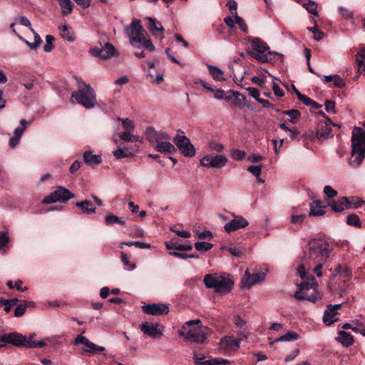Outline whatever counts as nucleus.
<instances>
[{"instance_id": "c9c22d12", "label": "nucleus", "mask_w": 365, "mask_h": 365, "mask_svg": "<svg viewBox=\"0 0 365 365\" xmlns=\"http://www.w3.org/2000/svg\"><path fill=\"white\" fill-rule=\"evenodd\" d=\"M133 131H126L119 133V138L124 142H138L140 138L138 135H134L132 134Z\"/></svg>"}, {"instance_id": "864d4df0", "label": "nucleus", "mask_w": 365, "mask_h": 365, "mask_svg": "<svg viewBox=\"0 0 365 365\" xmlns=\"http://www.w3.org/2000/svg\"><path fill=\"white\" fill-rule=\"evenodd\" d=\"M9 242V237L7 232H0V250H3Z\"/></svg>"}, {"instance_id": "13d9d810", "label": "nucleus", "mask_w": 365, "mask_h": 365, "mask_svg": "<svg viewBox=\"0 0 365 365\" xmlns=\"http://www.w3.org/2000/svg\"><path fill=\"white\" fill-rule=\"evenodd\" d=\"M245 155V152L239 149H235L231 152L232 158L236 160H242Z\"/></svg>"}, {"instance_id": "7c9ffc66", "label": "nucleus", "mask_w": 365, "mask_h": 365, "mask_svg": "<svg viewBox=\"0 0 365 365\" xmlns=\"http://www.w3.org/2000/svg\"><path fill=\"white\" fill-rule=\"evenodd\" d=\"M356 62L359 66V70L365 75V46L361 47L356 54Z\"/></svg>"}, {"instance_id": "5fc2aeb1", "label": "nucleus", "mask_w": 365, "mask_h": 365, "mask_svg": "<svg viewBox=\"0 0 365 365\" xmlns=\"http://www.w3.org/2000/svg\"><path fill=\"white\" fill-rule=\"evenodd\" d=\"M208 147L211 150H214L217 153H220L225 149L223 144L216 141H210L208 144Z\"/></svg>"}, {"instance_id": "f3484780", "label": "nucleus", "mask_w": 365, "mask_h": 365, "mask_svg": "<svg viewBox=\"0 0 365 365\" xmlns=\"http://www.w3.org/2000/svg\"><path fill=\"white\" fill-rule=\"evenodd\" d=\"M331 120L329 118L318 123L315 137L319 141L327 139L331 135Z\"/></svg>"}, {"instance_id": "3c124183", "label": "nucleus", "mask_w": 365, "mask_h": 365, "mask_svg": "<svg viewBox=\"0 0 365 365\" xmlns=\"http://www.w3.org/2000/svg\"><path fill=\"white\" fill-rule=\"evenodd\" d=\"M305 217V214H297L295 212V210H294L290 218V222L292 224H301L303 222Z\"/></svg>"}, {"instance_id": "f704fd0d", "label": "nucleus", "mask_w": 365, "mask_h": 365, "mask_svg": "<svg viewBox=\"0 0 365 365\" xmlns=\"http://www.w3.org/2000/svg\"><path fill=\"white\" fill-rule=\"evenodd\" d=\"M354 328L353 331L355 333H360L363 336H365V319L360 318L354 320Z\"/></svg>"}, {"instance_id": "2eb2a0df", "label": "nucleus", "mask_w": 365, "mask_h": 365, "mask_svg": "<svg viewBox=\"0 0 365 365\" xmlns=\"http://www.w3.org/2000/svg\"><path fill=\"white\" fill-rule=\"evenodd\" d=\"M249 225L247 219L241 215H233V218L224 225L226 232L230 233L240 229L245 228Z\"/></svg>"}, {"instance_id": "c03bdc74", "label": "nucleus", "mask_w": 365, "mask_h": 365, "mask_svg": "<svg viewBox=\"0 0 365 365\" xmlns=\"http://www.w3.org/2000/svg\"><path fill=\"white\" fill-rule=\"evenodd\" d=\"M195 248L200 252H207L212 249L213 247V245L210 242L202 241V242H197L194 245Z\"/></svg>"}, {"instance_id": "9b49d317", "label": "nucleus", "mask_w": 365, "mask_h": 365, "mask_svg": "<svg viewBox=\"0 0 365 365\" xmlns=\"http://www.w3.org/2000/svg\"><path fill=\"white\" fill-rule=\"evenodd\" d=\"M228 161L225 155L209 154L205 155L200 161V165L207 168L220 169L224 168Z\"/></svg>"}, {"instance_id": "6ab92c4d", "label": "nucleus", "mask_w": 365, "mask_h": 365, "mask_svg": "<svg viewBox=\"0 0 365 365\" xmlns=\"http://www.w3.org/2000/svg\"><path fill=\"white\" fill-rule=\"evenodd\" d=\"M145 20L148 22V29L151 34L155 36H159L160 39H163L165 29L162 24L152 17H145Z\"/></svg>"}, {"instance_id": "1a4fd4ad", "label": "nucleus", "mask_w": 365, "mask_h": 365, "mask_svg": "<svg viewBox=\"0 0 365 365\" xmlns=\"http://www.w3.org/2000/svg\"><path fill=\"white\" fill-rule=\"evenodd\" d=\"M317 283L314 277H311L310 282H304L299 285V290L294 293V298L298 300H308L315 302L317 299Z\"/></svg>"}, {"instance_id": "5701e85b", "label": "nucleus", "mask_w": 365, "mask_h": 365, "mask_svg": "<svg viewBox=\"0 0 365 365\" xmlns=\"http://www.w3.org/2000/svg\"><path fill=\"white\" fill-rule=\"evenodd\" d=\"M347 200L346 197H341L337 200H331L328 203V206L331 207V209L335 212H342L343 210L347 209Z\"/></svg>"}, {"instance_id": "c756f323", "label": "nucleus", "mask_w": 365, "mask_h": 365, "mask_svg": "<svg viewBox=\"0 0 365 365\" xmlns=\"http://www.w3.org/2000/svg\"><path fill=\"white\" fill-rule=\"evenodd\" d=\"M296 2L302 4L306 10L310 14L318 16L317 4L312 0H294Z\"/></svg>"}, {"instance_id": "f257e3e1", "label": "nucleus", "mask_w": 365, "mask_h": 365, "mask_svg": "<svg viewBox=\"0 0 365 365\" xmlns=\"http://www.w3.org/2000/svg\"><path fill=\"white\" fill-rule=\"evenodd\" d=\"M332 250L330 245L322 239H314L309 243V252H304V256L298 267V274L302 279H307L310 282L312 275L307 272L306 269L309 270L312 265L315 267L312 271L317 277L322 276L321 269L327 262V259Z\"/></svg>"}, {"instance_id": "4be33fe9", "label": "nucleus", "mask_w": 365, "mask_h": 365, "mask_svg": "<svg viewBox=\"0 0 365 365\" xmlns=\"http://www.w3.org/2000/svg\"><path fill=\"white\" fill-rule=\"evenodd\" d=\"M165 245L167 250H170V252H173L172 250H178L182 252L190 251L192 250V245L191 244L182 245L178 243V240L174 238L170 241L165 242Z\"/></svg>"}, {"instance_id": "a19ab883", "label": "nucleus", "mask_w": 365, "mask_h": 365, "mask_svg": "<svg viewBox=\"0 0 365 365\" xmlns=\"http://www.w3.org/2000/svg\"><path fill=\"white\" fill-rule=\"evenodd\" d=\"M114 157L117 159L133 156V154L128 148H118L113 152Z\"/></svg>"}, {"instance_id": "338daca9", "label": "nucleus", "mask_w": 365, "mask_h": 365, "mask_svg": "<svg viewBox=\"0 0 365 365\" xmlns=\"http://www.w3.org/2000/svg\"><path fill=\"white\" fill-rule=\"evenodd\" d=\"M212 93H214L215 98L217 100H221V99L225 98V101H230V99L229 97H225V93L223 90H221V89L215 90L214 89V91H212Z\"/></svg>"}, {"instance_id": "0eeeda50", "label": "nucleus", "mask_w": 365, "mask_h": 365, "mask_svg": "<svg viewBox=\"0 0 365 365\" xmlns=\"http://www.w3.org/2000/svg\"><path fill=\"white\" fill-rule=\"evenodd\" d=\"M35 334H31L29 338L18 332H11L0 335V342L4 344L26 348H41L45 346L43 341H34Z\"/></svg>"}, {"instance_id": "ddd939ff", "label": "nucleus", "mask_w": 365, "mask_h": 365, "mask_svg": "<svg viewBox=\"0 0 365 365\" xmlns=\"http://www.w3.org/2000/svg\"><path fill=\"white\" fill-rule=\"evenodd\" d=\"M265 276L266 274L264 272L251 274L249 270L247 269L241 280L242 288L246 289H250L253 285L264 281Z\"/></svg>"}, {"instance_id": "58836bf2", "label": "nucleus", "mask_w": 365, "mask_h": 365, "mask_svg": "<svg viewBox=\"0 0 365 365\" xmlns=\"http://www.w3.org/2000/svg\"><path fill=\"white\" fill-rule=\"evenodd\" d=\"M208 69L210 75L216 81L224 80L222 77L223 72L217 66L208 65Z\"/></svg>"}, {"instance_id": "603ef678", "label": "nucleus", "mask_w": 365, "mask_h": 365, "mask_svg": "<svg viewBox=\"0 0 365 365\" xmlns=\"http://www.w3.org/2000/svg\"><path fill=\"white\" fill-rule=\"evenodd\" d=\"M307 29L314 34V39L316 41L322 40L324 36V33L319 30L317 25L312 28L308 27Z\"/></svg>"}, {"instance_id": "412c9836", "label": "nucleus", "mask_w": 365, "mask_h": 365, "mask_svg": "<svg viewBox=\"0 0 365 365\" xmlns=\"http://www.w3.org/2000/svg\"><path fill=\"white\" fill-rule=\"evenodd\" d=\"M241 340L233 336H226L220 342V349L223 350H237L240 348Z\"/></svg>"}, {"instance_id": "f8f14e48", "label": "nucleus", "mask_w": 365, "mask_h": 365, "mask_svg": "<svg viewBox=\"0 0 365 365\" xmlns=\"http://www.w3.org/2000/svg\"><path fill=\"white\" fill-rule=\"evenodd\" d=\"M173 141L184 156L191 158L195 155L194 145L185 135H178L173 138Z\"/></svg>"}, {"instance_id": "37998d69", "label": "nucleus", "mask_w": 365, "mask_h": 365, "mask_svg": "<svg viewBox=\"0 0 365 365\" xmlns=\"http://www.w3.org/2000/svg\"><path fill=\"white\" fill-rule=\"evenodd\" d=\"M105 221L108 225L113 224H125V221L123 220L122 218L112 214L106 215L105 217Z\"/></svg>"}, {"instance_id": "6e6d98bb", "label": "nucleus", "mask_w": 365, "mask_h": 365, "mask_svg": "<svg viewBox=\"0 0 365 365\" xmlns=\"http://www.w3.org/2000/svg\"><path fill=\"white\" fill-rule=\"evenodd\" d=\"M226 6L229 8L230 12L233 17L237 15V4L235 0L227 1Z\"/></svg>"}, {"instance_id": "7ed1b4c3", "label": "nucleus", "mask_w": 365, "mask_h": 365, "mask_svg": "<svg viewBox=\"0 0 365 365\" xmlns=\"http://www.w3.org/2000/svg\"><path fill=\"white\" fill-rule=\"evenodd\" d=\"M125 34L130 43L136 48L145 47L149 51H154L155 46L149 38L146 31L143 28L139 19L133 20L129 27L125 29Z\"/></svg>"}, {"instance_id": "e2e57ef3", "label": "nucleus", "mask_w": 365, "mask_h": 365, "mask_svg": "<svg viewBox=\"0 0 365 365\" xmlns=\"http://www.w3.org/2000/svg\"><path fill=\"white\" fill-rule=\"evenodd\" d=\"M246 90L248 91L249 95L250 96H252L253 98H255L257 102H258V100L261 99L259 98L260 92L257 88H254V87H249V88H246Z\"/></svg>"}, {"instance_id": "c85d7f7f", "label": "nucleus", "mask_w": 365, "mask_h": 365, "mask_svg": "<svg viewBox=\"0 0 365 365\" xmlns=\"http://www.w3.org/2000/svg\"><path fill=\"white\" fill-rule=\"evenodd\" d=\"M338 336L336 339L340 342L344 346L348 347L354 343V339L350 333L344 331H339Z\"/></svg>"}, {"instance_id": "4d7b16f0", "label": "nucleus", "mask_w": 365, "mask_h": 365, "mask_svg": "<svg viewBox=\"0 0 365 365\" xmlns=\"http://www.w3.org/2000/svg\"><path fill=\"white\" fill-rule=\"evenodd\" d=\"M27 308V304L21 303L14 310V317H20L23 316Z\"/></svg>"}, {"instance_id": "09e8293b", "label": "nucleus", "mask_w": 365, "mask_h": 365, "mask_svg": "<svg viewBox=\"0 0 365 365\" xmlns=\"http://www.w3.org/2000/svg\"><path fill=\"white\" fill-rule=\"evenodd\" d=\"M118 120L121 121L123 128L126 131H134L135 125L133 120L128 118H118Z\"/></svg>"}, {"instance_id": "6e6552de", "label": "nucleus", "mask_w": 365, "mask_h": 365, "mask_svg": "<svg viewBox=\"0 0 365 365\" xmlns=\"http://www.w3.org/2000/svg\"><path fill=\"white\" fill-rule=\"evenodd\" d=\"M204 284L208 289H213L217 293H228L233 287L234 282L228 277L218 274H206L204 277Z\"/></svg>"}, {"instance_id": "49530a36", "label": "nucleus", "mask_w": 365, "mask_h": 365, "mask_svg": "<svg viewBox=\"0 0 365 365\" xmlns=\"http://www.w3.org/2000/svg\"><path fill=\"white\" fill-rule=\"evenodd\" d=\"M28 124H29V123L26 120H24V119L21 120L20 126L17 127L14 130V136L21 138L24 133V131L26 128Z\"/></svg>"}, {"instance_id": "dca6fc26", "label": "nucleus", "mask_w": 365, "mask_h": 365, "mask_svg": "<svg viewBox=\"0 0 365 365\" xmlns=\"http://www.w3.org/2000/svg\"><path fill=\"white\" fill-rule=\"evenodd\" d=\"M73 344L76 345L78 344H82L85 345L88 349L83 350V352H88L91 354H96L106 350L104 346L96 345L81 334H79L76 337Z\"/></svg>"}, {"instance_id": "393cba45", "label": "nucleus", "mask_w": 365, "mask_h": 365, "mask_svg": "<svg viewBox=\"0 0 365 365\" xmlns=\"http://www.w3.org/2000/svg\"><path fill=\"white\" fill-rule=\"evenodd\" d=\"M325 206L322 205L320 200H315L310 203L309 216H322L325 214Z\"/></svg>"}, {"instance_id": "4468645a", "label": "nucleus", "mask_w": 365, "mask_h": 365, "mask_svg": "<svg viewBox=\"0 0 365 365\" xmlns=\"http://www.w3.org/2000/svg\"><path fill=\"white\" fill-rule=\"evenodd\" d=\"M91 53L93 56L98 57L101 59H107L114 56L115 48L110 43H106L101 47L95 46L91 49Z\"/></svg>"}, {"instance_id": "2f4dec72", "label": "nucleus", "mask_w": 365, "mask_h": 365, "mask_svg": "<svg viewBox=\"0 0 365 365\" xmlns=\"http://www.w3.org/2000/svg\"><path fill=\"white\" fill-rule=\"evenodd\" d=\"M230 361L222 358H213L206 361H197V365H225Z\"/></svg>"}, {"instance_id": "20e7f679", "label": "nucleus", "mask_w": 365, "mask_h": 365, "mask_svg": "<svg viewBox=\"0 0 365 365\" xmlns=\"http://www.w3.org/2000/svg\"><path fill=\"white\" fill-rule=\"evenodd\" d=\"M351 155L355 158L349 160V165L359 167L365 156V130L360 127H355L352 131Z\"/></svg>"}, {"instance_id": "de8ad7c7", "label": "nucleus", "mask_w": 365, "mask_h": 365, "mask_svg": "<svg viewBox=\"0 0 365 365\" xmlns=\"http://www.w3.org/2000/svg\"><path fill=\"white\" fill-rule=\"evenodd\" d=\"M346 223L349 225L359 227L361 226V221L357 215L352 214L346 217Z\"/></svg>"}, {"instance_id": "9d476101", "label": "nucleus", "mask_w": 365, "mask_h": 365, "mask_svg": "<svg viewBox=\"0 0 365 365\" xmlns=\"http://www.w3.org/2000/svg\"><path fill=\"white\" fill-rule=\"evenodd\" d=\"M73 197H74V195L68 189L58 186L53 192L44 197L42 203L52 204L58 202L65 203Z\"/></svg>"}, {"instance_id": "a211bd4d", "label": "nucleus", "mask_w": 365, "mask_h": 365, "mask_svg": "<svg viewBox=\"0 0 365 365\" xmlns=\"http://www.w3.org/2000/svg\"><path fill=\"white\" fill-rule=\"evenodd\" d=\"M143 311L150 315H163L169 312V307L165 304H152L142 307Z\"/></svg>"}, {"instance_id": "e433bc0d", "label": "nucleus", "mask_w": 365, "mask_h": 365, "mask_svg": "<svg viewBox=\"0 0 365 365\" xmlns=\"http://www.w3.org/2000/svg\"><path fill=\"white\" fill-rule=\"evenodd\" d=\"M58 3L63 16H66L72 11L73 5L71 0H59Z\"/></svg>"}, {"instance_id": "79ce46f5", "label": "nucleus", "mask_w": 365, "mask_h": 365, "mask_svg": "<svg viewBox=\"0 0 365 365\" xmlns=\"http://www.w3.org/2000/svg\"><path fill=\"white\" fill-rule=\"evenodd\" d=\"M347 200V209H353L358 208L361 206L363 201L360 200L358 197L351 196L350 197H346Z\"/></svg>"}, {"instance_id": "cd10ccee", "label": "nucleus", "mask_w": 365, "mask_h": 365, "mask_svg": "<svg viewBox=\"0 0 365 365\" xmlns=\"http://www.w3.org/2000/svg\"><path fill=\"white\" fill-rule=\"evenodd\" d=\"M339 313L327 307L324 311L323 322L326 325H331L338 320Z\"/></svg>"}, {"instance_id": "473e14b6", "label": "nucleus", "mask_w": 365, "mask_h": 365, "mask_svg": "<svg viewBox=\"0 0 365 365\" xmlns=\"http://www.w3.org/2000/svg\"><path fill=\"white\" fill-rule=\"evenodd\" d=\"M284 115H288L290 119L289 120L290 123L295 124L299 121L301 119V113L296 109H291L287 110L282 111Z\"/></svg>"}, {"instance_id": "774afa93", "label": "nucleus", "mask_w": 365, "mask_h": 365, "mask_svg": "<svg viewBox=\"0 0 365 365\" xmlns=\"http://www.w3.org/2000/svg\"><path fill=\"white\" fill-rule=\"evenodd\" d=\"M227 250L231 255L237 257H241L243 255L242 251L238 247H230Z\"/></svg>"}, {"instance_id": "bf43d9fd", "label": "nucleus", "mask_w": 365, "mask_h": 365, "mask_svg": "<svg viewBox=\"0 0 365 365\" xmlns=\"http://www.w3.org/2000/svg\"><path fill=\"white\" fill-rule=\"evenodd\" d=\"M24 42L29 46L31 49H36L41 43V38L37 33H35V41L29 42L26 40H24Z\"/></svg>"}, {"instance_id": "052dcab7", "label": "nucleus", "mask_w": 365, "mask_h": 365, "mask_svg": "<svg viewBox=\"0 0 365 365\" xmlns=\"http://www.w3.org/2000/svg\"><path fill=\"white\" fill-rule=\"evenodd\" d=\"M247 170L251 173L254 176L259 177L262 173L261 165H250L247 168Z\"/></svg>"}, {"instance_id": "8fccbe9b", "label": "nucleus", "mask_w": 365, "mask_h": 365, "mask_svg": "<svg viewBox=\"0 0 365 365\" xmlns=\"http://www.w3.org/2000/svg\"><path fill=\"white\" fill-rule=\"evenodd\" d=\"M54 37L52 35H46V43L43 46V50L45 52L49 53L54 48L53 46Z\"/></svg>"}, {"instance_id": "69168bd1", "label": "nucleus", "mask_w": 365, "mask_h": 365, "mask_svg": "<svg viewBox=\"0 0 365 365\" xmlns=\"http://www.w3.org/2000/svg\"><path fill=\"white\" fill-rule=\"evenodd\" d=\"M324 106H325V110L327 113H333V114L336 113L335 103L334 101H326Z\"/></svg>"}, {"instance_id": "a18cd8bd", "label": "nucleus", "mask_w": 365, "mask_h": 365, "mask_svg": "<svg viewBox=\"0 0 365 365\" xmlns=\"http://www.w3.org/2000/svg\"><path fill=\"white\" fill-rule=\"evenodd\" d=\"M340 15L343 17L344 19L348 21V20H352L354 19V13L350 9L340 6L338 9Z\"/></svg>"}, {"instance_id": "aec40b11", "label": "nucleus", "mask_w": 365, "mask_h": 365, "mask_svg": "<svg viewBox=\"0 0 365 365\" xmlns=\"http://www.w3.org/2000/svg\"><path fill=\"white\" fill-rule=\"evenodd\" d=\"M159 327L158 324L144 322L141 324L140 329L145 334L153 338H157L163 335V331L159 329Z\"/></svg>"}, {"instance_id": "0e129e2a", "label": "nucleus", "mask_w": 365, "mask_h": 365, "mask_svg": "<svg viewBox=\"0 0 365 365\" xmlns=\"http://www.w3.org/2000/svg\"><path fill=\"white\" fill-rule=\"evenodd\" d=\"M234 18L235 19V24H237L239 26V27L243 32L247 33V24L245 22V21L238 15L234 16Z\"/></svg>"}, {"instance_id": "39448f33", "label": "nucleus", "mask_w": 365, "mask_h": 365, "mask_svg": "<svg viewBox=\"0 0 365 365\" xmlns=\"http://www.w3.org/2000/svg\"><path fill=\"white\" fill-rule=\"evenodd\" d=\"M78 83V88L72 92L71 96V102L78 103L86 108H94L96 103V93L93 88L89 84L85 83L78 78H75Z\"/></svg>"}, {"instance_id": "b1692460", "label": "nucleus", "mask_w": 365, "mask_h": 365, "mask_svg": "<svg viewBox=\"0 0 365 365\" xmlns=\"http://www.w3.org/2000/svg\"><path fill=\"white\" fill-rule=\"evenodd\" d=\"M84 163L88 165L94 166L101 163L102 158L101 155L93 154L91 151H86L83 155Z\"/></svg>"}, {"instance_id": "423d86ee", "label": "nucleus", "mask_w": 365, "mask_h": 365, "mask_svg": "<svg viewBox=\"0 0 365 365\" xmlns=\"http://www.w3.org/2000/svg\"><path fill=\"white\" fill-rule=\"evenodd\" d=\"M251 49L247 53L260 62L274 63V61L282 58L283 55L277 52H272L267 44L259 38H253L251 41Z\"/></svg>"}, {"instance_id": "f03ea898", "label": "nucleus", "mask_w": 365, "mask_h": 365, "mask_svg": "<svg viewBox=\"0 0 365 365\" xmlns=\"http://www.w3.org/2000/svg\"><path fill=\"white\" fill-rule=\"evenodd\" d=\"M211 329L202 324L199 319L187 321L178 331L180 336L197 344H203L211 334Z\"/></svg>"}, {"instance_id": "bb28decb", "label": "nucleus", "mask_w": 365, "mask_h": 365, "mask_svg": "<svg viewBox=\"0 0 365 365\" xmlns=\"http://www.w3.org/2000/svg\"><path fill=\"white\" fill-rule=\"evenodd\" d=\"M76 206L81 210L82 213L86 215L96 213V208L87 200L77 202Z\"/></svg>"}, {"instance_id": "72a5a7b5", "label": "nucleus", "mask_w": 365, "mask_h": 365, "mask_svg": "<svg viewBox=\"0 0 365 365\" xmlns=\"http://www.w3.org/2000/svg\"><path fill=\"white\" fill-rule=\"evenodd\" d=\"M60 34L61 37L68 41H73L75 36L73 31L66 24H63L60 29Z\"/></svg>"}, {"instance_id": "4c0bfd02", "label": "nucleus", "mask_w": 365, "mask_h": 365, "mask_svg": "<svg viewBox=\"0 0 365 365\" xmlns=\"http://www.w3.org/2000/svg\"><path fill=\"white\" fill-rule=\"evenodd\" d=\"M299 338V335L297 333L293 331H289L286 334H283L280 337L276 339L275 341H296Z\"/></svg>"}, {"instance_id": "680f3d73", "label": "nucleus", "mask_w": 365, "mask_h": 365, "mask_svg": "<svg viewBox=\"0 0 365 365\" xmlns=\"http://www.w3.org/2000/svg\"><path fill=\"white\" fill-rule=\"evenodd\" d=\"M324 192L329 198H334L337 195V192L330 185H326L324 187Z\"/></svg>"}, {"instance_id": "a878e982", "label": "nucleus", "mask_w": 365, "mask_h": 365, "mask_svg": "<svg viewBox=\"0 0 365 365\" xmlns=\"http://www.w3.org/2000/svg\"><path fill=\"white\" fill-rule=\"evenodd\" d=\"M155 149L163 153H173L176 151L175 145L168 140L158 142L155 146Z\"/></svg>"}, {"instance_id": "ea45409f", "label": "nucleus", "mask_w": 365, "mask_h": 365, "mask_svg": "<svg viewBox=\"0 0 365 365\" xmlns=\"http://www.w3.org/2000/svg\"><path fill=\"white\" fill-rule=\"evenodd\" d=\"M145 136L150 143H158V131L153 127H148L145 130Z\"/></svg>"}]
</instances>
